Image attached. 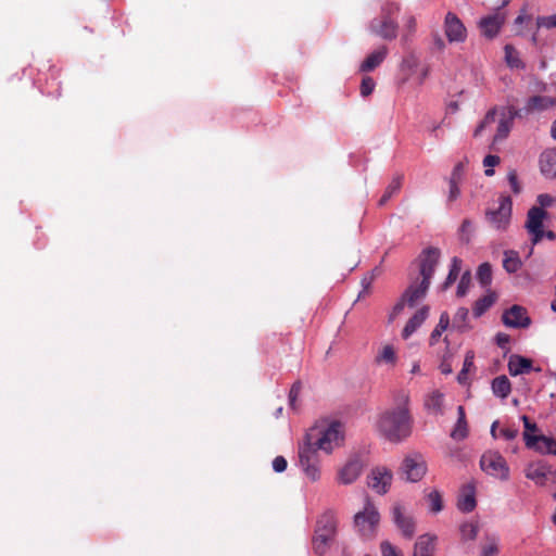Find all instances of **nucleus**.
Returning <instances> with one entry per match:
<instances>
[{
  "label": "nucleus",
  "mask_w": 556,
  "mask_h": 556,
  "mask_svg": "<svg viewBox=\"0 0 556 556\" xmlns=\"http://www.w3.org/2000/svg\"><path fill=\"white\" fill-rule=\"evenodd\" d=\"M343 441V425L338 420L318 424L306 433L299 446V465L308 479L317 481L320 478L317 451L330 454Z\"/></svg>",
  "instance_id": "nucleus-1"
},
{
  "label": "nucleus",
  "mask_w": 556,
  "mask_h": 556,
  "mask_svg": "<svg viewBox=\"0 0 556 556\" xmlns=\"http://www.w3.org/2000/svg\"><path fill=\"white\" fill-rule=\"evenodd\" d=\"M408 405V392L399 390L393 394V406L380 414L377 428L388 441L400 443L410 435L413 419Z\"/></svg>",
  "instance_id": "nucleus-2"
},
{
  "label": "nucleus",
  "mask_w": 556,
  "mask_h": 556,
  "mask_svg": "<svg viewBox=\"0 0 556 556\" xmlns=\"http://www.w3.org/2000/svg\"><path fill=\"white\" fill-rule=\"evenodd\" d=\"M521 117V111L514 106L507 108H493L484 116V118L477 126L473 135L479 137L482 132L489 129L494 123H497L496 132L493 137V142L497 143L504 140L511 130L514 119Z\"/></svg>",
  "instance_id": "nucleus-3"
},
{
  "label": "nucleus",
  "mask_w": 556,
  "mask_h": 556,
  "mask_svg": "<svg viewBox=\"0 0 556 556\" xmlns=\"http://www.w3.org/2000/svg\"><path fill=\"white\" fill-rule=\"evenodd\" d=\"M338 525L337 514L331 509L326 510L318 517L312 539V548L315 554L321 556L328 552L337 535Z\"/></svg>",
  "instance_id": "nucleus-4"
},
{
  "label": "nucleus",
  "mask_w": 556,
  "mask_h": 556,
  "mask_svg": "<svg viewBox=\"0 0 556 556\" xmlns=\"http://www.w3.org/2000/svg\"><path fill=\"white\" fill-rule=\"evenodd\" d=\"M429 287L430 285L425 283L419 279L410 282V285L393 306L389 315V321H393L403 312L406 305L409 307L416 306L417 303L426 296Z\"/></svg>",
  "instance_id": "nucleus-5"
},
{
  "label": "nucleus",
  "mask_w": 556,
  "mask_h": 556,
  "mask_svg": "<svg viewBox=\"0 0 556 556\" xmlns=\"http://www.w3.org/2000/svg\"><path fill=\"white\" fill-rule=\"evenodd\" d=\"M380 521V514L374 503L366 498L363 510L354 516V528L364 538L374 535Z\"/></svg>",
  "instance_id": "nucleus-6"
},
{
  "label": "nucleus",
  "mask_w": 556,
  "mask_h": 556,
  "mask_svg": "<svg viewBox=\"0 0 556 556\" xmlns=\"http://www.w3.org/2000/svg\"><path fill=\"white\" fill-rule=\"evenodd\" d=\"M480 468L488 476L501 481H507L510 476V469L506 459L496 451H486L482 454L480 458Z\"/></svg>",
  "instance_id": "nucleus-7"
},
{
  "label": "nucleus",
  "mask_w": 556,
  "mask_h": 556,
  "mask_svg": "<svg viewBox=\"0 0 556 556\" xmlns=\"http://www.w3.org/2000/svg\"><path fill=\"white\" fill-rule=\"evenodd\" d=\"M427 472V463L419 453L406 455L400 467V476L407 482L420 481Z\"/></svg>",
  "instance_id": "nucleus-8"
},
{
  "label": "nucleus",
  "mask_w": 556,
  "mask_h": 556,
  "mask_svg": "<svg viewBox=\"0 0 556 556\" xmlns=\"http://www.w3.org/2000/svg\"><path fill=\"white\" fill-rule=\"evenodd\" d=\"M525 476L539 486L546 485L548 481L556 482V470L544 460L528 464L525 468Z\"/></svg>",
  "instance_id": "nucleus-9"
},
{
  "label": "nucleus",
  "mask_w": 556,
  "mask_h": 556,
  "mask_svg": "<svg viewBox=\"0 0 556 556\" xmlns=\"http://www.w3.org/2000/svg\"><path fill=\"white\" fill-rule=\"evenodd\" d=\"M440 260V250L437 248L425 249L419 257V275L422 282L430 285Z\"/></svg>",
  "instance_id": "nucleus-10"
},
{
  "label": "nucleus",
  "mask_w": 556,
  "mask_h": 556,
  "mask_svg": "<svg viewBox=\"0 0 556 556\" xmlns=\"http://www.w3.org/2000/svg\"><path fill=\"white\" fill-rule=\"evenodd\" d=\"M511 199L507 195H503L500 198L498 208L486 213L488 219L496 229H506L511 216Z\"/></svg>",
  "instance_id": "nucleus-11"
},
{
  "label": "nucleus",
  "mask_w": 556,
  "mask_h": 556,
  "mask_svg": "<svg viewBox=\"0 0 556 556\" xmlns=\"http://www.w3.org/2000/svg\"><path fill=\"white\" fill-rule=\"evenodd\" d=\"M393 475L387 467H376L368 475V486L378 494H386L392 483Z\"/></svg>",
  "instance_id": "nucleus-12"
},
{
  "label": "nucleus",
  "mask_w": 556,
  "mask_h": 556,
  "mask_svg": "<svg viewBox=\"0 0 556 556\" xmlns=\"http://www.w3.org/2000/svg\"><path fill=\"white\" fill-rule=\"evenodd\" d=\"M546 217V212L538 206L529 210L527 215L526 228L532 236V242L539 243L544 237L543 220Z\"/></svg>",
  "instance_id": "nucleus-13"
},
{
  "label": "nucleus",
  "mask_w": 556,
  "mask_h": 556,
  "mask_svg": "<svg viewBox=\"0 0 556 556\" xmlns=\"http://www.w3.org/2000/svg\"><path fill=\"white\" fill-rule=\"evenodd\" d=\"M397 22L393 17H377L370 21V33L386 40H392L397 36Z\"/></svg>",
  "instance_id": "nucleus-14"
},
{
  "label": "nucleus",
  "mask_w": 556,
  "mask_h": 556,
  "mask_svg": "<svg viewBox=\"0 0 556 556\" xmlns=\"http://www.w3.org/2000/svg\"><path fill=\"white\" fill-rule=\"evenodd\" d=\"M444 31L450 42H464L467 38L465 25L453 12H447L445 15Z\"/></svg>",
  "instance_id": "nucleus-15"
},
{
  "label": "nucleus",
  "mask_w": 556,
  "mask_h": 556,
  "mask_svg": "<svg viewBox=\"0 0 556 556\" xmlns=\"http://www.w3.org/2000/svg\"><path fill=\"white\" fill-rule=\"evenodd\" d=\"M505 13L501 12L498 9L494 13L482 17L479 21L478 26L485 38L493 39L497 36L500 29L505 23Z\"/></svg>",
  "instance_id": "nucleus-16"
},
{
  "label": "nucleus",
  "mask_w": 556,
  "mask_h": 556,
  "mask_svg": "<svg viewBox=\"0 0 556 556\" xmlns=\"http://www.w3.org/2000/svg\"><path fill=\"white\" fill-rule=\"evenodd\" d=\"M523 440L528 448L534 450L540 454L556 455V440L543 434L525 433Z\"/></svg>",
  "instance_id": "nucleus-17"
},
{
  "label": "nucleus",
  "mask_w": 556,
  "mask_h": 556,
  "mask_svg": "<svg viewBox=\"0 0 556 556\" xmlns=\"http://www.w3.org/2000/svg\"><path fill=\"white\" fill-rule=\"evenodd\" d=\"M503 324L508 328H527L531 320L526 308L520 305H513L502 316Z\"/></svg>",
  "instance_id": "nucleus-18"
},
{
  "label": "nucleus",
  "mask_w": 556,
  "mask_h": 556,
  "mask_svg": "<svg viewBox=\"0 0 556 556\" xmlns=\"http://www.w3.org/2000/svg\"><path fill=\"white\" fill-rule=\"evenodd\" d=\"M364 464L359 457L350 458L339 470L338 481L345 485L353 483L361 476Z\"/></svg>",
  "instance_id": "nucleus-19"
},
{
  "label": "nucleus",
  "mask_w": 556,
  "mask_h": 556,
  "mask_svg": "<svg viewBox=\"0 0 556 556\" xmlns=\"http://www.w3.org/2000/svg\"><path fill=\"white\" fill-rule=\"evenodd\" d=\"M556 104V99L547 96H533L530 97L522 109H518L521 111V117L523 115H529L534 112H542L553 108Z\"/></svg>",
  "instance_id": "nucleus-20"
},
{
  "label": "nucleus",
  "mask_w": 556,
  "mask_h": 556,
  "mask_svg": "<svg viewBox=\"0 0 556 556\" xmlns=\"http://www.w3.org/2000/svg\"><path fill=\"white\" fill-rule=\"evenodd\" d=\"M476 505V486L475 483L470 482L462 488L457 501V507L463 513H470L475 509Z\"/></svg>",
  "instance_id": "nucleus-21"
},
{
  "label": "nucleus",
  "mask_w": 556,
  "mask_h": 556,
  "mask_svg": "<svg viewBox=\"0 0 556 556\" xmlns=\"http://www.w3.org/2000/svg\"><path fill=\"white\" fill-rule=\"evenodd\" d=\"M393 521L401 530L402 534L410 539L415 533V522L409 516H405L401 506H394L392 510Z\"/></svg>",
  "instance_id": "nucleus-22"
},
{
  "label": "nucleus",
  "mask_w": 556,
  "mask_h": 556,
  "mask_svg": "<svg viewBox=\"0 0 556 556\" xmlns=\"http://www.w3.org/2000/svg\"><path fill=\"white\" fill-rule=\"evenodd\" d=\"M429 306L420 307L406 323L402 331L403 339H408L425 323L429 316Z\"/></svg>",
  "instance_id": "nucleus-23"
},
{
  "label": "nucleus",
  "mask_w": 556,
  "mask_h": 556,
  "mask_svg": "<svg viewBox=\"0 0 556 556\" xmlns=\"http://www.w3.org/2000/svg\"><path fill=\"white\" fill-rule=\"evenodd\" d=\"M388 54V48L386 46H381L371 53L367 55V58L363 61L359 66V71L363 73H368L377 68L386 59Z\"/></svg>",
  "instance_id": "nucleus-24"
},
{
  "label": "nucleus",
  "mask_w": 556,
  "mask_h": 556,
  "mask_svg": "<svg viewBox=\"0 0 556 556\" xmlns=\"http://www.w3.org/2000/svg\"><path fill=\"white\" fill-rule=\"evenodd\" d=\"M532 369L531 359L520 356L511 355L508 361V371L511 376L528 374Z\"/></svg>",
  "instance_id": "nucleus-25"
},
{
  "label": "nucleus",
  "mask_w": 556,
  "mask_h": 556,
  "mask_svg": "<svg viewBox=\"0 0 556 556\" xmlns=\"http://www.w3.org/2000/svg\"><path fill=\"white\" fill-rule=\"evenodd\" d=\"M540 167L544 176L556 177V150H546L540 156Z\"/></svg>",
  "instance_id": "nucleus-26"
},
{
  "label": "nucleus",
  "mask_w": 556,
  "mask_h": 556,
  "mask_svg": "<svg viewBox=\"0 0 556 556\" xmlns=\"http://www.w3.org/2000/svg\"><path fill=\"white\" fill-rule=\"evenodd\" d=\"M443 404H444V394L439 391H432L425 399V407L426 409L434 415L443 414Z\"/></svg>",
  "instance_id": "nucleus-27"
},
{
  "label": "nucleus",
  "mask_w": 556,
  "mask_h": 556,
  "mask_svg": "<svg viewBox=\"0 0 556 556\" xmlns=\"http://www.w3.org/2000/svg\"><path fill=\"white\" fill-rule=\"evenodd\" d=\"M420 60L415 52H408L401 62V71L405 74L404 81L408 80L413 75L417 74Z\"/></svg>",
  "instance_id": "nucleus-28"
},
{
  "label": "nucleus",
  "mask_w": 556,
  "mask_h": 556,
  "mask_svg": "<svg viewBox=\"0 0 556 556\" xmlns=\"http://www.w3.org/2000/svg\"><path fill=\"white\" fill-rule=\"evenodd\" d=\"M434 547V538L428 534L421 535L415 543L413 556H431Z\"/></svg>",
  "instance_id": "nucleus-29"
},
{
  "label": "nucleus",
  "mask_w": 556,
  "mask_h": 556,
  "mask_svg": "<svg viewBox=\"0 0 556 556\" xmlns=\"http://www.w3.org/2000/svg\"><path fill=\"white\" fill-rule=\"evenodd\" d=\"M492 391L495 396L506 399L511 391L509 379L504 375L494 378L492 381Z\"/></svg>",
  "instance_id": "nucleus-30"
},
{
  "label": "nucleus",
  "mask_w": 556,
  "mask_h": 556,
  "mask_svg": "<svg viewBox=\"0 0 556 556\" xmlns=\"http://www.w3.org/2000/svg\"><path fill=\"white\" fill-rule=\"evenodd\" d=\"M402 181H403L402 174H396L392 178L391 182L387 186L384 193L382 194V197L380 198V200L378 202V204L380 206L386 205L388 203V201L400 191V189L402 187Z\"/></svg>",
  "instance_id": "nucleus-31"
},
{
  "label": "nucleus",
  "mask_w": 556,
  "mask_h": 556,
  "mask_svg": "<svg viewBox=\"0 0 556 556\" xmlns=\"http://www.w3.org/2000/svg\"><path fill=\"white\" fill-rule=\"evenodd\" d=\"M397 361L395 349L391 344L382 346V349L376 355L375 362L377 364H387L394 366Z\"/></svg>",
  "instance_id": "nucleus-32"
},
{
  "label": "nucleus",
  "mask_w": 556,
  "mask_h": 556,
  "mask_svg": "<svg viewBox=\"0 0 556 556\" xmlns=\"http://www.w3.org/2000/svg\"><path fill=\"white\" fill-rule=\"evenodd\" d=\"M448 325H450V315L446 312H443L440 315L438 325L435 326V328L432 330V332L430 334V339H429L430 345H434L439 341L440 337L447 329Z\"/></svg>",
  "instance_id": "nucleus-33"
},
{
  "label": "nucleus",
  "mask_w": 556,
  "mask_h": 556,
  "mask_svg": "<svg viewBox=\"0 0 556 556\" xmlns=\"http://www.w3.org/2000/svg\"><path fill=\"white\" fill-rule=\"evenodd\" d=\"M462 260L457 256L452 258L448 275L442 285L443 290L448 289L456 281L462 269Z\"/></svg>",
  "instance_id": "nucleus-34"
},
{
  "label": "nucleus",
  "mask_w": 556,
  "mask_h": 556,
  "mask_svg": "<svg viewBox=\"0 0 556 556\" xmlns=\"http://www.w3.org/2000/svg\"><path fill=\"white\" fill-rule=\"evenodd\" d=\"M503 267L509 274L516 273L521 267L518 253L515 251H506L504 253Z\"/></svg>",
  "instance_id": "nucleus-35"
},
{
  "label": "nucleus",
  "mask_w": 556,
  "mask_h": 556,
  "mask_svg": "<svg viewBox=\"0 0 556 556\" xmlns=\"http://www.w3.org/2000/svg\"><path fill=\"white\" fill-rule=\"evenodd\" d=\"M495 302V295L489 293L481 299H479L472 308L475 317H480L483 315Z\"/></svg>",
  "instance_id": "nucleus-36"
},
{
  "label": "nucleus",
  "mask_w": 556,
  "mask_h": 556,
  "mask_svg": "<svg viewBox=\"0 0 556 556\" xmlns=\"http://www.w3.org/2000/svg\"><path fill=\"white\" fill-rule=\"evenodd\" d=\"M477 279L482 287H488L492 281V268L489 263H482L477 270Z\"/></svg>",
  "instance_id": "nucleus-37"
},
{
  "label": "nucleus",
  "mask_w": 556,
  "mask_h": 556,
  "mask_svg": "<svg viewBox=\"0 0 556 556\" xmlns=\"http://www.w3.org/2000/svg\"><path fill=\"white\" fill-rule=\"evenodd\" d=\"M473 231V223L468 218L464 219L458 230L459 240L464 243H469L472 238Z\"/></svg>",
  "instance_id": "nucleus-38"
},
{
  "label": "nucleus",
  "mask_w": 556,
  "mask_h": 556,
  "mask_svg": "<svg viewBox=\"0 0 556 556\" xmlns=\"http://www.w3.org/2000/svg\"><path fill=\"white\" fill-rule=\"evenodd\" d=\"M417 23L414 16H407L404 23V31L401 38L403 45H406L416 31Z\"/></svg>",
  "instance_id": "nucleus-39"
},
{
  "label": "nucleus",
  "mask_w": 556,
  "mask_h": 556,
  "mask_svg": "<svg viewBox=\"0 0 556 556\" xmlns=\"http://www.w3.org/2000/svg\"><path fill=\"white\" fill-rule=\"evenodd\" d=\"M473 357H475L473 352L469 351L466 353L463 368L457 375V381L460 384H464L467 381V374H468L469 369L473 366Z\"/></svg>",
  "instance_id": "nucleus-40"
},
{
  "label": "nucleus",
  "mask_w": 556,
  "mask_h": 556,
  "mask_svg": "<svg viewBox=\"0 0 556 556\" xmlns=\"http://www.w3.org/2000/svg\"><path fill=\"white\" fill-rule=\"evenodd\" d=\"M468 435L467 420H457L452 432L451 438L456 441H462Z\"/></svg>",
  "instance_id": "nucleus-41"
},
{
  "label": "nucleus",
  "mask_w": 556,
  "mask_h": 556,
  "mask_svg": "<svg viewBox=\"0 0 556 556\" xmlns=\"http://www.w3.org/2000/svg\"><path fill=\"white\" fill-rule=\"evenodd\" d=\"M504 50H505V60L509 66H511V67L521 66V61L519 60L518 53L513 46L506 45Z\"/></svg>",
  "instance_id": "nucleus-42"
},
{
  "label": "nucleus",
  "mask_w": 556,
  "mask_h": 556,
  "mask_svg": "<svg viewBox=\"0 0 556 556\" xmlns=\"http://www.w3.org/2000/svg\"><path fill=\"white\" fill-rule=\"evenodd\" d=\"M471 283V275L470 271H465L457 286L456 294L459 298H463L467 294Z\"/></svg>",
  "instance_id": "nucleus-43"
},
{
  "label": "nucleus",
  "mask_w": 556,
  "mask_h": 556,
  "mask_svg": "<svg viewBox=\"0 0 556 556\" xmlns=\"http://www.w3.org/2000/svg\"><path fill=\"white\" fill-rule=\"evenodd\" d=\"M428 502L430 505V510L432 513H439L442 510V497L439 491L434 490L428 494Z\"/></svg>",
  "instance_id": "nucleus-44"
},
{
  "label": "nucleus",
  "mask_w": 556,
  "mask_h": 556,
  "mask_svg": "<svg viewBox=\"0 0 556 556\" xmlns=\"http://www.w3.org/2000/svg\"><path fill=\"white\" fill-rule=\"evenodd\" d=\"M460 534L465 540H473L478 534V527L473 522H465L460 526Z\"/></svg>",
  "instance_id": "nucleus-45"
},
{
  "label": "nucleus",
  "mask_w": 556,
  "mask_h": 556,
  "mask_svg": "<svg viewBox=\"0 0 556 556\" xmlns=\"http://www.w3.org/2000/svg\"><path fill=\"white\" fill-rule=\"evenodd\" d=\"M302 384L300 381H295L289 392V405L292 409H296V401L301 393Z\"/></svg>",
  "instance_id": "nucleus-46"
},
{
  "label": "nucleus",
  "mask_w": 556,
  "mask_h": 556,
  "mask_svg": "<svg viewBox=\"0 0 556 556\" xmlns=\"http://www.w3.org/2000/svg\"><path fill=\"white\" fill-rule=\"evenodd\" d=\"M400 10L399 4L391 1H386L381 5V17H393Z\"/></svg>",
  "instance_id": "nucleus-47"
},
{
  "label": "nucleus",
  "mask_w": 556,
  "mask_h": 556,
  "mask_svg": "<svg viewBox=\"0 0 556 556\" xmlns=\"http://www.w3.org/2000/svg\"><path fill=\"white\" fill-rule=\"evenodd\" d=\"M536 27H538V29L541 27L556 28V14H552L548 16H538L536 17Z\"/></svg>",
  "instance_id": "nucleus-48"
},
{
  "label": "nucleus",
  "mask_w": 556,
  "mask_h": 556,
  "mask_svg": "<svg viewBox=\"0 0 556 556\" xmlns=\"http://www.w3.org/2000/svg\"><path fill=\"white\" fill-rule=\"evenodd\" d=\"M375 86H376L375 80L369 76H365L362 79V84H361L362 97H368L369 94H371L375 89Z\"/></svg>",
  "instance_id": "nucleus-49"
},
{
  "label": "nucleus",
  "mask_w": 556,
  "mask_h": 556,
  "mask_svg": "<svg viewBox=\"0 0 556 556\" xmlns=\"http://www.w3.org/2000/svg\"><path fill=\"white\" fill-rule=\"evenodd\" d=\"M498 553V545L495 539L489 540L481 549V556H495Z\"/></svg>",
  "instance_id": "nucleus-50"
},
{
  "label": "nucleus",
  "mask_w": 556,
  "mask_h": 556,
  "mask_svg": "<svg viewBox=\"0 0 556 556\" xmlns=\"http://www.w3.org/2000/svg\"><path fill=\"white\" fill-rule=\"evenodd\" d=\"M498 163H500V157L497 155H492V154L486 155L483 160V165L486 167L484 174L486 176H492L494 174V169L492 167H494Z\"/></svg>",
  "instance_id": "nucleus-51"
},
{
  "label": "nucleus",
  "mask_w": 556,
  "mask_h": 556,
  "mask_svg": "<svg viewBox=\"0 0 556 556\" xmlns=\"http://www.w3.org/2000/svg\"><path fill=\"white\" fill-rule=\"evenodd\" d=\"M382 556H402L401 552L388 541H383L380 545Z\"/></svg>",
  "instance_id": "nucleus-52"
},
{
  "label": "nucleus",
  "mask_w": 556,
  "mask_h": 556,
  "mask_svg": "<svg viewBox=\"0 0 556 556\" xmlns=\"http://www.w3.org/2000/svg\"><path fill=\"white\" fill-rule=\"evenodd\" d=\"M536 202L540 204L539 207L545 208L551 207L556 203V198L548 193H541L536 198Z\"/></svg>",
  "instance_id": "nucleus-53"
},
{
  "label": "nucleus",
  "mask_w": 556,
  "mask_h": 556,
  "mask_svg": "<svg viewBox=\"0 0 556 556\" xmlns=\"http://www.w3.org/2000/svg\"><path fill=\"white\" fill-rule=\"evenodd\" d=\"M273 469L276 472H283L287 469V460L283 456H277L273 460Z\"/></svg>",
  "instance_id": "nucleus-54"
},
{
  "label": "nucleus",
  "mask_w": 556,
  "mask_h": 556,
  "mask_svg": "<svg viewBox=\"0 0 556 556\" xmlns=\"http://www.w3.org/2000/svg\"><path fill=\"white\" fill-rule=\"evenodd\" d=\"M463 170H464L463 164L462 163L456 164L455 167L453 168V172H452V175L450 178V182L459 184V181L462 180Z\"/></svg>",
  "instance_id": "nucleus-55"
},
{
  "label": "nucleus",
  "mask_w": 556,
  "mask_h": 556,
  "mask_svg": "<svg viewBox=\"0 0 556 556\" xmlns=\"http://www.w3.org/2000/svg\"><path fill=\"white\" fill-rule=\"evenodd\" d=\"M507 178H508L509 186H510L511 190L514 191V193H516V194L519 193L520 186L518 182L516 172L515 170L509 172Z\"/></svg>",
  "instance_id": "nucleus-56"
},
{
  "label": "nucleus",
  "mask_w": 556,
  "mask_h": 556,
  "mask_svg": "<svg viewBox=\"0 0 556 556\" xmlns=\"http://www.w3.org/2000/svg\"><path fill=\"white\" fill-rule=\"evenodd\" d=\"M460 195V189L458 187V184L456 182H450V189L447 194V201L453 202Z\"/></svg>",
  "instance_id": "nucleus-57"
},
{
  "label": "nucleus",
  "mask_w": 556,
  "mask_h": 556,
  "mask_svg": "<svg viewBox=\"0 0 556 556\" xmlns=\"http://www.w3.org/2000/svg\"><path fill=\"white\" fill-rule=\"evenodd\" d=\"M418 74H417V84L419 86H421L425 80L427 79V77L429 76V73H430V67L429 65H424L419 71L417 70Z\"/></svg>",
  "instance_id": "nucleus-58"
},
{
  "label": "nucleus",
  "mask_w": 556,
  "mask_h": 556,
  "mask_svg": "<svg viewBox=\"0 0 556 556\" xmlns=\"http://www.w3.org/2000/svg\"><path fill=\"white\" fill-rule=\"evenodd\" d=\"M510 341V337L507 333L498 332L495 336V342L501 349H505Z\"/></svg>",
  "instance_id": "nucleus-59"
},
{
  "label": "nucleus",
  "mask_w": 556,
  "mask_h": 556,
  "mask_svg": "<svg viewBox=\"0 0 556 556\" xmlns=\"http://www.w3.org/2000/svg\"><path fill=\"white\" fill-rule=\"evenodd\" d=\"M521 419H522L523 426H525L523 434L525 433L533 434V432H535L538 430L536 424L531 422L530 419L526 415L521 416Z\"/></svg>",
  "instance_id": "nucleus-60"
},
{
  "label": "nucleus",
  "mask_w": 556,
  "mask_h": 556,
  "mask_svg": "<svg viewBox=\"0 0 556 556\" xmlns=\"http://www.w3.org/2000/svg\"><path fill=\"white\" fill-rule=\"evenodd\" d=\"M501 435H503L507 441L514 440L518 435V429L504 428L501 430Z\"/></svg>",
  "instance_id": "nucleus-61"
},
{
  "label": "nucleus",
  "mask_w": 556,
  "mask_h": 556,
  "mask_svg": "<svg viewBox=\"0 0 556 556\" xmlns=\"http://www.w3.org/2000/svg\"><path fill=\"white\" fill-rule=\"evenodd\" d=\"M468 317V309L466 307H459L454 316L455 323H465Z\"/></svg>",
  "instance_id": "nucleus-62"
},
{
  "label": "nucleus",
  "mask_w": 556,
  "mask_h": 556,
  "mask_svg": "<svg viewBox=\"0 0 556 556\" xmlns=\"http://www.w3.org/2000/svg\"><path fill=\"white\" fill-rule=\"evenodd\" d=\"M531 43L539 50H542L543 43L540 39L538 31L533 33L530 37Z\"/></svg>",
  "instance_id": "nucleus-63"
},
{
  "label": "nucleus",
  "mask_w": 556,
  "mask_h": 556,
  "mask_svg": "<svg viewBox=\"0 0 556 556\" xmlns=\"http://www.w3.org/2000/svg\"><path fill=\"white\" fill-rule=\"evenodd\" d=\"M531 17L529 15H526L525 12H521L516 18H515V26H519L523 24L527 21H530Z\"/></svg>",
  "instance_id": "nucleus-64"
}]
</instances>
